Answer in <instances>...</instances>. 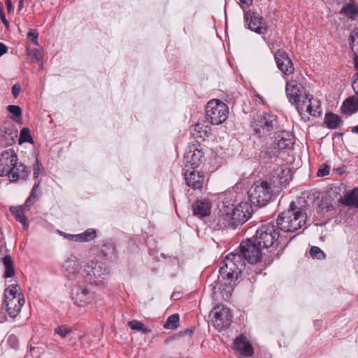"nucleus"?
<instances>
[{"mask_svg": "<svg viewBox=\"0 0 358 358\" xmlns=\"http://www.w3.org/2000/svg\"><path fill=\"white\" fill-rule=\"evenodd\" d=\"M341 13H343L350 18L354 19L355 15L357 14V8L353 4L348 3L342 8Z\"/></svg>", "mask_w": 358, "mask_h": 358, "instance_id": "33", "label": "nucleus"}, {"mask_svg": "<svg viewBox=\"0 0 358 358\" xmlns=\"http://www.w3.org/2000/svg\"><path fill=\"white\" fill-rule=\"evenodd\" d=\"M6 5L8 12L13 8L12 2L10 0H6Z\"/></svg>", "mask_w": 358, "mask_h": 358, "instance_id": "50", "label": "nucleus"}, {"mask_svg": "<svg viewBox=\"0 0 358 358\" xmlns=\"http://www.w3.org/2000/svg\"><path fill=\"white\" fill-rule=\"evenodd\" d=\"M306 219L305 210L296 207L292 201L289 204V208L278 215L277 224L282 231L292 233L302 228L306 224Z\"/></svg>", "mask_w": 358, "mask_h": 358, "instance_id": "4", "label": "nucleus"}, {"mask_svg": "<svg viewBox=\"0 0 358 358\" xmlns=\"http://www.w3.org/2000/svg\"><path fill=\"white\" fill-rule=\"evenodd\" d=\"M329 171H330V166L326 164H322L320 166V168L317 171V175L319 177H323V176L329 175Z\"/></svg>", "mask_w": 358, "mask_h": 358, "instance_id": "39", "label": "nucleus"}, {"mask_svg": "<svg viewBox=\"0 0 358 358\" xmlns=\"http://www.w3.org/2000/svg\"><path fill=\"white\" fill-rule=\"evenodd\" d=\"M39 185H40L39 182H36L34 183V187L31 189L30 196L26 200L25 204L27 206H31L37 200L38 195H39V194H38V189L39 187Z\"/></svg>", "mask_w": 358, "mask_h": 358, "instance_id": "32", "label": "nucleus"}, {"mask_svg": "<svg viewBox=\"0 0 358 358\" xmlns=\"http://www.w3.org/2000/svg\"><path fill=\"white\" fill-rule=\"evenodd\" d=\"M310 255L313 258L317 259H322L325 258V255L323 251L317 246H313L310 250Z\"/></svg>", "mask_w": 358, "mask_h": 358, "instance_id": "36", "label": "nucleus"}, {"mask_svg": "<svg viewBox=\"0 0 358 358\" xmlns=\"http://www.w3.org/2000/svg\"><path fill=\"white\" fill-rule=\"evenodd\" d=\"M28 176L27 167L17 162L14 150H6L0 155V176H8L10 182L25 180Z\"/></svg>", "mask_w": 358, "mask_h": 358, "instance_id": "2", "label": "nucleus"}, {"mask_svg": "<svg viewBox=\"0 0 358 358\" xmlns=\"http://www.w3.org/2000/svg\"><path fill=\"white\" fill-rule=\"evenodd\" d=\"M3 263L5 268H6L8 266L9 267V266L13 265L12 259L9 255H6L3 258Z\"/></svg>", "mask_w": 358, "mask_h": 358, "instance_id": "45", "label": "nucleus"}, {"mask_svg": "<svg viewBox=\"0 0 358 358\" xmlns=\"http://www.w3.org/2000/svg\"><path fill=\"white\" fill-rule=\"evenodd\" d=\"M250 201L258 207L266 206L273 196L271 184L266 180H257L250 187L248 192Z\"/></svg>", "mask_w": 358, "mask_h": 358, "instance_id": "7", "label": "nucleus"}, {"mask_svg": "<svg viewBox=\"0 0 358 358\" xmlns=\"http://www.w3.org/2000/svg\"><path fill=\"white\" fill-rule=\"evenodd\" d=\"M357 73L354 75L353 80L352 83V87L355 92V94L358 96V65H355Z\"/></svg>", "mask_w": 358, "mask_h": 358, "instance_id": "41", "label": "nucleus"}, {"mask_svg": "<svg viewBox=\"0 0 358 358\" xmlns=\"http://www.w3.org/2000/svg\"><path fill=\"white\" fill-rule=\"evenodd\" d=\"M241 3L243 4H246L247 6H250L252 4L253 0H240Z\"/></svg>", "mask_w": 358, "mask_h": 358, "instance_id": "51", "label": "nucleus"}, {"mask_svg": "<svg viewBox=\"0 0 358 358\" xmlns=\"http://www.w3.org/2000/svg\"><path fill=\"white\" fill-rule=\"evenodd\" d=\"M128 326L134 331H141L143 333L150 331L145 325L140 321L132 320L128 322Z\"/></svg>", "mask_w": 358, "mask_h": 358, "instance_id": "35", "label": "nucleus"}, {"mask_svg": "<svg viewBox=\"0 0 358 358\" xmlns=\"http://www.w3.org/2000/svg\"><path fill=\"white\" fill-rule=\"evenodd\" d=\"M24 0H20L19 1L18 8H19L20 10H21L23 8V6H24Z\"/></svg>", "mask_w": 358, "mask_h": 358, "instance_id": "53", "label": "nucleus"}, {"mask_svg": "<svg viewBox=\"0 0 358 358\" xmlns=\"http://www.w3.org/2000/svg\"><path fill=\"white\" fill-rule=\"evenodd\" d=\"M278 119L275 115L263 113L258 116L255 126V131L259 135L268 134L271 131L278 127Z\"/></svg>", "mask_w": 358, "mask_h": 358, "instance_id": "15", "label": "nucleus"}, {"mask_svg": "<svg viewBox=\"0 0 358 358\" xmlns=\"http://www.w3.org/2000/svg\"><path fill=\"white\" fill-rule=\"evenodd\" d=\"M324 123L329 129H335L341 124V119L338 115L328 113L325 115Z\"/></svg>", "mask_w": 358, "mask_h": 358, "instance_id": "26", "label": "nucleus"}, {"mask_svg": "<svg viewBox=\"0 0 358 358\" xmlns=\"http://www.w3.org/2000/svg\"><path fill=\"white\" fill-rule=\"evenodd\" d=\"M204 159L203 152L194 145L189 147L184 155V162L186 166L195 169L199 166Z\"/></svg>", "mask_w": 358, "mask_h": 358, "instance_id": "17", "label": "nucleus"}, {"mask_svg": "<svg viewBox=\"0 0 358 358\" xmlns=\"http://www.w3.org/2000/svg\"><path fill=\"white\" fill-rule=\"evenodd\" d=\"M344 203L348 206L358 207V189L355 188L344 196Z\"/></svg>", "mask_w": 358, "mask_h": 358, "instance_id": "28", "label": "nucleus"}, {"mask_svg": "<svg viewBox=\"0 0 358 358\" xmlns=\"http://www.w3.org/2000/svg\"><path fill=\"white\" fill-rule=\"evenodd\" d=\"M262 250L253 238H248L241 242L240 245V255L241 258L250 264H257L262 257Z\"/></svg>", "mask_w": 358, "mask_h": 358, "instance_id": "12", "label": "nucleus"}, {"mask_svg": "<svg viewBox=\"0 0 358 358\" xmlns=\"http://www.w3.org/2000/svg\"><path fill=\"white\" fill-rule=\"evenodd\" d=\"M96 237V231L93 229H88L85 232L77 234L74 238H77V242H87L93 240Z\"/></svg>", "mask_w": 358, "mask_h": 358, "instance_id": "29", "label": "nucleus"}, {"mask_svg": "<svg viewBox=\"0 0 358 358\" xmlns=\"http://www.w3.org/2000/svg\"><path fill=\"white\" fill-rule=\"evenodd\" d=\"M75 236H77V234H64V237L67 239L77 242V238H74Z\"/></svg>", "mask_w": 358, "mask_h": 358, "instance_id": "49", "label": "nucleus"}, {"mask_svg": "<svg viewBox=\"0 0 358 358\" xmlns=\"http://www.w3.org/2000/svg\"><path fill=\"white\" fill-rule=\"evenodd\" d=\"M8 342L10 343V345L13 348H16L17 347V338H16V337L15 336H13V335L10 336L8 339Z\"/></svg>", "mask_w": 358, "mask_h": 358, "instance_id": "46", "label": "nucleus"}, {"mask_svg": "<svg viewBox=\"0 0 358 358\" xmlns=\"http://www.w3.org/2000/svg\"><path fill=\"white\" fill-rule=\"evenodd\" d=\"M31 143L32 138L30 134V130L24 127L21 129L20 138H19V143L22 144L23 143Z\"/></svg>", "mask_w": 358, "mask_h": 358, "instance_id": "34", "label": "nucleus"}, {"mask_svg": "<svg viewBox=\"0 0 358 358\" xmlns=\"http://www.w3.org/2000/svg\"><path fill=\"white\" fill-rule=\"evenodd\" d=\"M186 184L192 188L201 189L206 183V179L203 173L196 171L185 173Z\"/></svg>", "mask_w": 358, "mask_h": 358, "instance_id": "21", "label": "nucleus"}, {"mask_svg": "<svg viewBox=\"0 0 358 358\" xmlns=\"http://www.w3.org/2000/svg\"><path fill=\"white\" fill-rule=\"evenodd\" d=\"M341 110L344 114L351 115L358 110V96L347 99L341 106Z\"/></svg>", "mask_w": 358, "mask_h": 358, "instance_id": "24", "label": "nucleus"}, {"mask_svg": "<svg viewBox=\"0 0 358 358\" xmlns=\"http://www.w3.org/2000/svg\"><path fill=\"white\" fill-rule=\"evenodd\" d=\"M109 274L110 270L106 264L95 258L84 264L83 279L90 285L103 287Z\"/></svg>", "mask_w": 358, "mask_h": 358, "instance_id": "5", "label": "nucleus"}, {"mask_svg": "<svg viewBox=\"0 0 358 358\" xmlns=\"http://www.w3.org/2000/svg\"><path fill=\"white\" fill-rule=\"evenodd\" d=\"M278 149L274 148L272 150L274 156H277L279 153L278 150L289 149L294 145V137L293 135L289 131H283L279 134L277 137L276 143Z\"/></svg>", "mask_w": 358, "mask_h": 358, "instance_id": "22", "label": "nucleus"}, {"mask_svg": "<svg viewBox=\"0 0 358 358\" xmlns=\"http://www.w3.org/2000/svg\"><path fill=\"white\" fill-rule=\"evenodd\" d=\"M180 317L178 314H173L169 316L164 324V328L166 329H176L179 325Z\"/></svg>", "mask_w": 358, "mask_h": 358, "instance_id": "31", "label": "nucleus"}, {"mask_svg": "<svg viewBox=\"0 0 358 358\" xmlns=\"http://www.w3.org/2000/svg\"><path fill=\"white\" fill-rule=\"evenodd\" d=\"M301 89V85L296 80L287 81L285 90L289 101L296 106L301 115L307 113L313 117L320 115L321 110L319 101L313 99L311 95L303 96Z\"/></svg>", "mask_w": 358, "mask_h": 358, "instance_id": "1", "label": "nucleus"}, {"mask_svg": "<svg viewBox=\"0 0 358 358\" xmlns=\"http://www.w3.org/2000/svg\"><path fill=\"white\" fill-rule=\"evenodd\" d=\"M71 332V328L66 325L59 326L55 329V333L62 338H66Z\"/></svg>", "mask_w": 358, "mask_h": 358, "instance_id": "37", "label": "nucleus"}, {"mask_svg": "<svg viewBox=\"0 0 358 358\" xmlns=\"http://www.w3.org/2000/svg\"><path fill=\"white\" fill-rule=\"evenodd\" d=\"M21 92V86L17 83L12 87V94L15 98H17Z\"/></svg>", "mask_w": 358, "mask_h": 358, "instance_id": "43", "label": "nucleus"}, {"mask_svg": "<svg viewBox=\"0 0 358 358\" xmlns=\"http://www.w3.org/2000/svg\"><path fill=\"white\" fill-rule=\"evenodd\" d=\"M350 45L354 52L355 65H358V28H355L350 36Z\"/></svg>", "mask_w": 358, "mask_h": 358, "instance_id": "25", "label": "nucleus"}, {"mask_svg": "<svg viewBox=\"0 0 358 358\" xmlns=\"http://www.w3.org/2000/svg\"><path fill=\"white\" fill-rule=\"evenodd\" d=\"M8 111L14 115L15 117L22 115V110L20 106L15 105H9L7 107Z\"/></svg>", "mask_w": 358, "mask_h": 358, "instance_id": "40", "label": "nucleus"}, {"mask_svg": "<svg viewBox=\"0 0 358 358\" xmlns=\"http://www.w3.org/2000/svg\"><path fill=\"white\" fill-rule=\"evenodd\" d=\"M218 208L220 225L222 227H227L231 220L234 221V224H243L252 213V208L248 202H241L236 207L230 203L226 206L223 202Z\"/></svg>", "mask_w": 358, "mask_h": 358, "instance_id": "3", "label": "nucleus"}, {"mask_svg": "<svg viewBox=\"0 0 358 358\" xmlns=\"http://www.w3.org/2000/svg\"><path fill=\"white\" fill-rule=\"evenodd\" d=\"M6 315L3 312L0 311V322H2L5 320Z\"/></svg>", "mask_w": 358, "mask_h": 358, "instance_id": "52", "label": "nucleus"}, {"mask_svg": "<svg viewBox=\"0 0 358 358\" xmlns=\"http://www.w3.org/2000/svg\"><path fill=\"white\" fill-rule=\"evenodd\" d=\"M31 48L30 47L27 48V55L36 62H38L43 59V51L42 48Z\"/></svg>", "mask_w": 358, "mask_h": 358, "instance_id": "30", "label": "nucleus"}, {"mask_svg": "<svg viewBox=\"0 0 358 358\" xmlns=\"http://www.w3.org/2000/svg\"><path fill=\"white\" fill-rule=\"evenodd\" d=\"M73 303L80 308L92 306L100 299L99 294L84 284L78 282L73 285L71 292Z\"/></svg>", "mask_w": 358, "mask_h": 358, "instance_id": "8", "label": "nucleus"}, {"mask_svg": "<svg viewBox=\"0 0 358 358\" xmlns=\"http://www.w3.org/2000/svg\"><path fill=\"white\" fill-rule=\"evenodd\" d=\"M244 19L248 29L259 34H264L267 32L268 27L264 18L257 13L248 10L244 14Z\"/></svg>", "mask_w": 358, "mask_h": 358, "instance_id": "16", "label": "nucleus"}, {"mask_svg": "<svg viewBox=\"0 0 358 358\" xmlns=\"http://www.w3.org/2000/svg\"><path fill=\"white\" fill-rule=\"evenodd\" d=\"M212 208V203L210 200L203 199L196 201L193 204L194 215L201 218L210 215Z\"/></svg>", "mask_w": 358, "mask_h": 358, "instance_id": "23", "label": "nucleus"}, {"mask_svg": "<svg viewBox=\"0 0 358 358\" xmlns=\"http://www.w3.org/2000/svg\"><path fill=\"white\" fill-rule=\"evenodd\" d=\"M332 208H333V206H332V205H331V206H327V211H328V210H330Z\"/></svg>", "mask_w": 358, "mask_h": 358, "instance_id": "55", "label": "nucleus"}, {"mask_svg": "<svg viewBox=\"0 0 358 358\" xmlns=\"http://www.w3.org/2000/svg\"><path fill=\"white\" fill-rule=\"evenodd\" d=\"M275 59L278 69L283 73L290 75L294 72L292 62L285 51H278L275 54Z\"/></svg>", "mask_w": 358, "mask_h": 358, "instance_id": "19", "label": "nucleus"}, {"mask_svg": "<svg viewBox=\"0 0 358 358\" xmlns=\"http://www.w3.org/2000/svg\"><path fill=\"white\" fill-rule=\"evenodd\" d=\"M8 52V47L0 42V57Z\"/></svg>", "mask_w": 358, "mask_h": 358, "instance_id": "48", "label": "nucleus"}, {"mask_svg": "<svg viewBox=\"0 0 358 358\" xmlns=\"http://www.w3.org/2000/svg\"><path fill=\"white\" fill-rule=\"evenodd\" d=\"M352 131L358 133V125L352 129Z\"/></svg>", "mask_w": 358, "mask_h": 358, "instance_id": "54", "label": "nucleus"}, {"mask_svg": "<svg viewBox=\"0 0 358 358\" xmlns=\"http://www.w3.org/2000/svg\"><path fill=\"white\" fill-rule=\"evenodd\" d=\"M15 273L13 265L10 266H8L5 268V273H4V277L5 278H10L12 277Z\"/></svg>", "mask_w": 358, "mask_h": 358, "instance_id": "44", "label": "nucleus"}, {"mask_svg": "<svg viewBox=\"0 0 358 358\" xmlns=\"http://www.w3.org/2000/svg\"><path fill=\"white\" fill-rule=\"evenodd\" d=\"M0 18L2 21V22L6 25V26H8V21L6 20V16H5V13H4V11H3V8H0Z\"/></svg>", "mask_w": 358, "mask_h": 358, "instance_id": "47", "label": "nucleus"}, {"mask_svg": "<svg viewBox=\"0 0 358 358\" xmlns=\"http://www.w3.org/2000/svg\"><path fill=\"white\" fill-rule=\"evenodd\" d=\"M234 349L240 355V357H251L254 355V348L252 344L243 334L239 335L234 340Z\"/></svg>", "mask_w": 358, "mask_h": 358, "instance_id": "18", "label": "nucleus"}, {"mask_svg": "<svg viewBox=\"0 0 358 358\" xmlns=\"http://www.w3.org/2000/svg\"><path fill=\"white\" fill-rule=\"evenodd\" d=\"M252 238L260 247L266 249L273 246L278 240L279 231L273 223L268 222L261 225Z\"/></svg>", "mask_w": 358, "mask_h": 358, "instance_id": "10", "label": "nucleus"}, {"mask_svg": "<svg viewBox=\"0 0 358 358\" xmlns=\"http://www.w3.org/2000/svg\"><path fill=\"white\" fill-rule=\"evenodd\" d=\"M83 262L75 256L70 255L62 264V268L64 275L69 280H79L83 279Z\"/></svg>", "mask_w": 358, "mask_h": 358, "instance_id": "13", "label": "nucleus"}, {"mask_svg": "<svg viewBox=\"0 0 358 358\" xmlns=\"http://www.w3.org/2000/svg\"><path fill=\"white\" fill-rule=\"evenodd\" d=\"M41 164H39L38 159L36 160L34 167H33V175L35 178H37L41 173Z\"/></svg>", "mask_w": 358, "mask_h": 358, "instance_id": "42", "label": "nucleus"}, {"mask_svg": "<svg viewBox=\"0 0 358 358\" xmlns=\"http://www.w3.org/2000/svg\"><path fill=\"white\" fill-rule=\"evenodd\" d=\"M272 177L273 183L280 186L286 185L292 179L291 171L285 166H278L274 169Z\"/></svg>", "mask_w": 358, "mask_h": 358, "instance_id": "20", "label": "nucleus"}, {"mask_svg": "<svg viewBox=\"0 0 358 358\" xmlns=\"http://www.w3.org/2000/svg\"><path fill=\"white\" fill-rule=\"evenodd\" d=\"M206 115L207 120L212 124H220L225 122L228 117L229 107L222 101L212 99L206 105Z\"/></svg>", "mask_w": 358, "mask_h": 358, "instance_id": "11", "label": "nucleus"}, {"mask_svg": "<svg viewBox=\"0 0 358 358\" xmlns=\"http://www.w3.org/2000/svg\"><path fill=\"white\" fill-rule=\"evenodd\" d=\"M336 1H338V3H340V2H339V0H336Z\"/></svg>", "mask_w": 358, "mask_h": 358, "instance_id": "56", "label": "nucleus"}, {"mask_svg": "<svg viewBox=\"0 0 358 358\" xmlns=\"http://www.w3.org/2000/svg\"><path fill=\"white\" fill-rule=\"evenodd\" d=\"M222 264L220 269L219 279L227 280L225 285H231L234 278H237L238 275L241 273L245 266V261L239 253L231 252L225 257Z\"/></svg>", "mask_w": 358, "mask_h": 358, "instance_id": "6", "label": "nucleus"}, {"mask_svg": "<svg viewBox=\"0 0 358 358\" xmlns=\"http://www.w3.org/2000/svg\"><path fill=\"white\" fill-rule=\"evenodd\" d=\"M4 303L6 311L11 317H15L20 313L24 304V299L20 287L17 285L8 286L4 292Z\"/></svg>", "mask_w": 358, "mask_h": 358, "instance_id": "9", "label": "nucleus"}, {"mask_svg": "<svg viewBox=\"0 0 358 358\" xmlns=\"http://www.w3.org/2000/svg\"><path fill=\"white\" fill-rule=\"evenodd\" d=\"M27 38L34 45L39 46L38 41V33L36 30L31 29L27 34Z\"/></svg>", "mask_w": 358, "mask_h": 358, "instance_id": "38", "label": "nucleus"}, {"mask_svg": "<svg viewBox=\"0 0 358 358\" xmlns=\"http://www.w3.org/2000/svg\"><path fill=\"white\" fill-rule=\"evenodd\" d=\"M10 210L14 215L15 219L23 224L24 228L28 227L27 219L24 215L23 210L21 208L11 206L10 208Z\"/></svg>", "mask_w": 358, "mask_h": 358, "instance_id": "27", "label": "nucleus"}, {"mask_svg": "<svg viewBox=\"0 0 358 358\" xmlns=\"http://www.w3.org/2000/svg\"><path fill=\"white\" fill-rule=\"evenodd\" d=\"M211 313L213 324L218 330L228 327L231 322L232 314L231 310L223 305H217L214 307Z\"/></svg>", "mask_w": 358, "mask_h": 358, "instance_id": "14", "label": "nucleus"}, {"mask_svg": "<svg viewBox=\"0 0 358 358\" xmlns=\"http://www.w3.org/2000/svg\"><path fill=\"white\" fill-rule=\"evenodd\" d=\"M239 358H244V357H239Z\"/></svg>", "mask_w": 358, "mask_h": 358, "instance_id": "57", "label": "nucleus"}]
</instances>
